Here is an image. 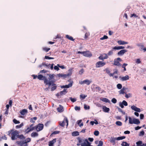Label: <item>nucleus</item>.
I'll use <instances>...</instances> for the list:
<instances>
[{
    "label": "nucleus",
    "mask_w": 146,
    "mask_h": 146,
    "mask_svg": "<svg viewBox=\"0 0 146 146\" xmlns=\"http://www.w3.org/2000/svg\"><path fill=\"white\" fill-rule=\"evenodd\" d=\"M65 121L67 123V125H68V121L67 118L66 117L64 118V121H62V122H60V125L62 127H64L65 125L64 122Z\"/></svg>",
    "instance_id": "obj_9"
},
{
    "label": "nucleus",
    "mask_w": 146,
    "mask_h": 146,
    "mask_svg": "<svg viewBox=\"0 0 146 146\" xmlns=\"http://www.w3.org/2000/svg\"><path fill=\"white\" fill-rule=\"evenodd\" d=\"M101 100L106 103H110V101L108 99L106 98H103L101 99Z\"/></svg>",
    "instance_id": "obj_27"
},
{
    "label": "nucleus",
    "mask_w": 146,
    "mask_h": 146,
    "mask_svg": "<svg viewBox=\"0 0 146 146\" xmlns=\"http://www.w3.org/2000/svg\"><path fill=\"white\" fill-rule=\"evenodd\" d=\"M125 48L124 46H118L117 47L115 46L113 48V49L119 50Z\"/></svg>",
    "instance_id": "obj_28"
},
{
    "label": "nucleus",
    "mask_w": 146,
    "mask_h": 146,
    "mask_svg": "<svg viewBox=\"0 0 146 146\" xmlns=\"http://www.w3.org/2000/svg\"><path fill=\"white\" fill-rule=\"evenodd\" d=\"M83 55L86 57H90L92 56V54L90 52L88 51L82 52Z\"/></svg>",
    "instance_id": "obj_8"
},
{
    "label": "nucleus",
    "mask_w": 146,
    "mask_h": 146,
    "mask_svg": "<svg viewBox=\"0 0 146 146\" xmlns=\"http://www.w3.org/2000/svg\"><path fill=\"white\" fill-rule=\"evenodd\" d=\"M127 64L126 63H124L123 64V65L122 66V67L124 68L123 71H126V70L125 66L127 65Z\"/></svg>",
    "instance_id": "obj_35"
},
{
    "label": "nucleus",
    "mask_w": 146,
    "mask_h": 146,
    "mask_svg": "<svg viewBox=\"0 0 146 146\" xmlns=\"http://www.w3.org/2000/svg\"><path fill=\"white\" fill-rule=\"evenodd\" d=\"M60 132L59 131H55L53 132L52 134L50 135V136L52 137L53 136V134H56L58 133H59Z\"/></svg>",
    "instance_id": "obj_34"
},
{
    "label": "nucleus",
    "mask_w": 146,
    "mask_h": 146,
    "mask_svg": "<svg viewBox=\"0 0 146 146\" xmlns=\"http://www.w3.org/2000/svg\"><path fill=\"white\" fill-rule=\"evenodd\" d=\"M35 129V127H33L31 128H30L28 127L26 129H25V132L26 133H28L30 131H33Z\"/></svg>",
    "instance_id": "obj_10"
},
{
    "label": "nucleus",
    "mask_w": 146,
    "mask_h": 146,
    "mask_svg": "<svg viewBox=\"0 0 146 146\" xmlns=\"http://www.w3.org/2000/svg\"><path fill=\"white\" fill-rule=\"evenodd\" d=\"M115 124L117 125L120 126H121L122 124V122L119 121H116L115 122Z\"/></svg>",
    "instance_id": "obj_36"
},
{
    "label": "nucleus",
    "mask_w": 146,
    "mask_h": 146,
    "mask_svg": "<svg viewBox=\"0 0 146 146\" xmlns=\"http://www.w3.org/2000/svg\"><path fill=\"white\" fill-rule=\"evenodd\" d=\"M125 137L124 136L119 137H117V140H122L123 139H124L125 138Z\"/></svg>",
    "instance_id": "obj_38"
},
{
    "label": "nucleus",
    "mask_w": 146,
    "mask_h": 146,
    "mask_svg": "<svg viewBox=\"0 0 146 146\" xmlns=\"http://www.w3.org/2000/svg\"><path fill=\"white\" fill-rule=\"evenodd\" d=\"M117 42L119 45H124L128 44L127 42L121 40H118Z\"/></svg>",
    "instance_id": "obj_18"
},
{
    "label": "nucleus",
    "mask_w": 146,
    "mask_h": 146,
    "mask_svg": "<svg viewBox=\"0 0 146 146\" xmlns=\"http://www.w3.org/2000/svg\"><path fill=\"white\" fill-rule=\"evenodd\" d=\"M56 39H61V37L60 35H57L55 36V37L54 38L53 40L55 42L56 41V40H55Z\"/></svg>",
    "instance_id": "obj_26"
},
{
    "label": "nucleus",
    "mask_w": 146,
    "mask_h": 146,
    "mask_svg": "<svg viewBox=\"0 0 146 146\" xmlns=\"http://www.w3.org/2000/svg\"><path fill=\"white\" fill-rule=\"evenodd\" d=\"M133 124H138L140 123L139 120L137 119L133 118Z\"/></svg>",
    "instance_id": "obj_13"
},
{
    "label": "nucleus",
    "mask_w": 146,
    "mask_h": 146,
    "mask_svg": "<svg viewBox=\"0 0 146 146\" xmlns=\"http://www.w3.org/2000/svg\"><path fill=\"white\" fill-rule=\"evenodd\" d=\"M72 134V136H76L79 135V133L78 131H75L73 132Z\"/></svg>",
    "instance_id": "obj_22"
},
{
    "label": "nucleus",
    "mask_w": 146,
    "mask_h": 146,
    "mask_svg": "<svg viewBox=\"0 0 146 146\" xmlns=\"http://www.w3.org/2000/svg\"><path fill=\"white\" fill-rule=\"evenodd\" d=\"M48 75L49 76L48 79L45 76L41 74L38 75L37 78L39 80H44V84L46 85H48L49 86L55 85L54 83L56 81V80L54 79V77L56 75L54 74H48Z\"/></svg>",
    "instance_id": "obj_1"
},
{
    "label": "nucleus",
    "mask_w": 146,
    "mask_h": 146,
    "mask_svg": "<svg viewBox=\"0 0 146 146\" xmlns=\"http://www.w3.org/2000/svg\"><path fill=\"white\" fill-rule=\"evenodd\" d=\"M91 82V81H90L88 79L84 80V84H86L88 85H89Z\"/></svg>",
    "instance_id": "obj_24"
},
{
    "label": "nucleus",
    "mask_w": 146,
    "mask_h": 146,
    "mask_svg": "<svg viewBox=\"0 0 146 146\" xmlns=\"http://www.w3.org/2000/svg\"><path fill=\"white\" fill-rule=\"evenodd\" d=\"M43 50L44 51H45L46 52L50 50V48H43Z\"/></svg>",
    "instance_id": "obj_58"
},
{
    "label": "nucleus",
    "mask_w": 146,
    "mask_h": 146,
    "mask_svg": "<svg viewBox=\"0 0 146 146\" xmlns=\"http://www.w3.org/2000/svg\"><path fill=\"white\" fill-rule=\"evenodd\" d=\"M102 108L104 111L105 112H108L110 110L109 108H107L105 106L103 107Z\"/></svg>",
    "instance_id": "obj_17"
},
{
    "label": "nucleus",
    "mask_w": 146,
    "mask_h": 146,
    "mask_svg": "<svg viewBox=\"0 0 146 146\" xmlns=\"http://www.w3.org/2000/svg\"><path fill=\"white\" fill-rule=\"evenodd\" d=\"M42 65L43 66H46L48 68H49L50 66L51 65V64H45L44 63H42Z\"/></svg>",
    "instance_id": "obj_48"
},
{
    "label": "nucleus",
    "mask_w": 146,
    "mask_h": 146,
    "mask_svg": "<svg viewBox=\"0 0 146 146\" xmlns=\"http://www.w3.org/2000/svg\"><path fill=\"white\" fill-rule=\"evenodd\" d=\"M13 121L15 124H16L19 123H20L19 121L15 119H14L13 120Z\"/></svg>",
    "instance_id": "obj_40"
},
{
    "label": "nucleus",
    "mask_w": 146,
    "mask_h": 146,
    "mask_svg": "<svg viewBox=\"0 0 146 146\" xmlns=\"http://www.w3.org/2000/svg\"><path fill=\"white\" fill-rule=\"evenodd\" d=\"M23 125V123H21L20 124L18 125H17L16 126V127L17 128H20L22 127Z\"/></svg>",
    "instance_id": "obj_52"
},
{
    "label": "nucleus",
    "mask_w": 146,
    "mask_h": 146,
    "mask_svg": "<svg viewBox=\"0 0 146 146\" xmlns=\"http://www.w3.org/2000/svg\"><path fill=\"white\" fill-rule=\"evenodd\" d=\"M121 80L123 81L128 80L129 78V76L128 75H126L125 76L120 77Z\"/></svg>",
    "instance_id": "obj_11"
},
{
    "label": "nucleus",
    "mask_w": 146,
    "mask_h": 146,
    "mask_svg": "<svg viewBox=\"0 0 146 146\" xmlns=\"http://www.w3.org/2000/svg\"><path fill=\"white\" fill-rule=\"evenodd\" d=\"M113 64L117 66H121V64L119 63V61L117 60L115 61V60Z\"/></svg>",
    "instance_id": "obj_20"
},
{
    "label": "nucleus",
    "mask_w": 146,
    "mask_h": 146,
    "mask_svg": "<svg viewBox=\"0 0 146 146\" xmlns=\"http://www.w3.org/2000/svg\"><path fill=\"white\" fill-rule=\"evenodd\" d=\"M121 145L122 146H129V145L126 142H123L122 144Z\"/></svg>",
    "instance_id": "obj_37"
},
{
    "label": "nucleus",
    "mask_w": 146,
    "mask_h": 146,
    "mask_svg": "<svg viewBox=\"0 0 146 146\" xmlns=\"http://www.w3.org/2000/svg\"><path fill=\"white\" fill-rule=\"evenodd\" d=\"M31 141V139L30 138H27L25 140V141H23V144L26 143L28 142H30Z\"/></svg>",
    "instance_id": "obj_33"
},
{
    "label": "nucleus",
    "mask_w": 146,
    "mask_h": 146,
    "mask_svg": "<svg viewBox=\"0 0 146 146\" xmlns=\"http://www.w3.org/2000/svg\"><path fill=\"white\" fill-rule=\"evenodd\" d=\"M118 111L119 112H121L124 115L125 114V112L124 111H123L120 108H118Z\"/></svg>",
    "instance_id": "obj_47"
},
{
    "label": "nucleus",
    "mask_w": 146,
    "mask_h": 146,
    "mask_svg": "<svg viewBox=\"0 0 146 146\" xmlns=\"http://www.w3.org/2000/svg\"><path fill=\"white\" fill-rule=\"evenodd\" d=\"M137 146H143L144 145V144L142 145V142L141 141H139L137 142L136 143Z\"/></svg>",
    "instance_id": "obj_25"
},
{
    "label": "nucleus",
    "mask_w": 146,
    "mask_h": 146,
    "mask_svg": "<svg viewBox=\"0 0 146 146\" xmlns=\"http://www.w3.org/2000/svg\"><path fill=\"white\" fill-rule=\"evenodd\" d=\"M87 96V95L83 94H80V98L81 100H83L85 99Z\"/></svg>",
    "instance_id": "obj_29"
},
{
    "label": "nucleus",
    "mask_w": 146,
    "mask_h": 146,
    "mask_svg": "<svg viewBox=\"0 0 146 146\" xmlns=\"http://www.w3.org/2000/svg\"><path fill=\"white\" fill-rule=\"evenodd\" d=\"M44 125L42 124H38L37 126L35 127L37 131H39L42 130L43 128Z\"/></svg>",
    "instance_id": "obj_6"
},
{
    "label": "nucleus",
    "mask_w": 146,
    "mask_h": 146,
    "mask_svg": "<svg viewBox=\"0 0 146 146\" xmlns=\"http://www.w3.org/2000/svg\"><path fill=\"white\" fill-rule=\"evenodd\" d=\"M94 135L96 136H97L99 134V132L98 131H95L94 132Z\"/></svg>",
    "instance_id": "obj_41"
},
{
    "label": "nucleus",
    "mask_w": 146,
    "mask_h": 146,
    "mask_svg": "<svg viewBox=\"0 0 146 146\" xmlns=\"http://www.w3.org/2000/svg\"><path fill=\"white\" fill-rule=\"evenodd\" d=\"M59 77H63L65 78L66 76V74H59L57 75Z\"/></svg>",
    "instance_id": "obj_32"
},
{
    "label": "nucleus",
    "mask_w": 146,
    "mask_h": 146,
    "mask_svg": "<svg viewBox=\"0 0 146 146\" xmlns=\"http://www.w3.org/2000/svg\"><path fill=\"white\" fill-rule=\"evenodd\" d=\"M75 109L76 110H80V107L76 106L75 107Z\"/></svg>",
    "instance_id": "obj_61"
},
{
    "label": "nucleus",
    "mask_w": 146,
    "mask_h": 146,
    "mask_svg": "<svg viewBox=\"0 0 146 146\" xmlns=\"http://www.w3.org/2000/svg\"><path fill=\"white\" fill-rule=\"evenodd\" d=\"M88 140L90 142H92L94 140V139L92 138L89 137L88 138Z\"/></svg>",
    "instance_id": "obj_63"
},
{
    "label": "nucleus",
    "mask_w": 146,
    "mask_h": 146,
    "mask_svg": "<svg viewBox=\"0 0 146 146\" xmlns=\"http://www.w3.org/2000/svg\"><path fill=\"white\" fill-rule=\"evenodd\" d=\"M108 57L107 54L104 53L100 54V56L98 57V58L100 60H103L104 59H107Z\"/></svg>",
    "instance_id": "obj_5"
},
{
    "label": "nucleus",
    "mask_w": 146,
    "mask_h": 146,
    "mask_svg": "<svg viewBox=\"0 0 146 146\" xmlns=\"http://www.w3.org/2000/svg\"><path fill=\"white\" fill-rule=\"evenodd\" d=\"M84 108L85 109L88 110L90 108V107L89 106H87L86 104H84Z\"/></svg>",
    "instance_id": "obj_50"
},
{
    "label": "nucleus",
    "mask_w": 146,
    "mask_h": 146,
    "mask_svg": "<svg viewBox=\"0 0 146 146\" xmlns=\"http://www.w3.org/2000/svg\"><path fill=\"white\" fill-rule=\"evenodd\" d=\"M137 107H136L135 106H131V109L132 110H136V108H137Z\"/></svg>",
    "instance_id": "obj_60"
},
{
    "label": "nucleus",
    "mask_w": 146,
    "mask_h": 146,
    "mask_svg": "<svg viewBox=\"0 0 146 146\" xmlns=\"http://www.w3.org/2000/svg\"><path fill=\"white\" fill-rule=\"evenodd\" d=\"M45 58L46 59H54V58L52 57H50L47 56H45Z\"/></svg>",
    "instance_id": "obj_53"
},
{
    "label": "nucleus",
    "mask_w": 146,
    "mask_h": 146,
    "mask_svg": "<svg viewBox=\"0 0 146 146\" xmlns=\"http://www.w3.org/2000/svg\"><path fill=\"white\" fill-rule=\"evenodd\" d=\"M28 111L27 110L25 109H24L23 110H22L20 111V113H21V115H24L26 114L27 113Z\"/></svg>",
    "instance_id": "obj_12"
},
{
    "label": "nucleus",
    "mask_w": 146,
    "mask_h": 146,
    "mask_svg": "<svg viewBox=\"0 0 146 146\" xmlns=\"http://www.w3.org/2000/svg\"><path fill=\"white\" fill-rule=\"evenodd\" d=\"M68 91L67 89H64L63 91L60 92V95H64Z\"/></svg>",
    "instance_id": "obj_23"
},
{
    "label": "nucleus",
    "mask_w": 146,
    "mask_h": 146,
    "mask_svg": "<svg viewBox=\"0 0 146 146\" xmlns=\"http://www.w3.org/2000/svg\"><path fill=\"white\" fill-rule=\"evenodd\" d=\"M8 135H11V139L12 140H16L18 138L19 133L17 130L13 131V129L10 130L8 132Z\"/></svg>",
    "instance_id": "obj_3"
},
{
    "label": "nucleus",
    "mask_w": 146,
    "mask_h": 146,
    "mask_svg": "<svg viewBox=\"0 0 146 146\" xmlns=\"http://www.w3.org/2000/svg\"><path fill=\"white\" fill-rule=\"evenodd\" d=\"M68 81L70 82V83L68 85L62 86H61L62 88H68L72 86L73 83V81H71V80H68Z\"/></svg>",
    "instance_id": "obj_7"
},
{
    "label": "nucleus",
    "mask_w": 146,
    "mask_h": 146,
    "mask_svg": "<svg viewBox=\"0 0 146 146\" xmlns=\"http://www.w3.org/2000/svg\"><path fill=\"white\" fill-rule=\"evenodd\" d=\"M111 102L115 104L117 102V100L115 98H113L111 100Z\"/></svg>",
    "instance_id": "obj_54"
},
{
    "label": "nucleus",
    "mask_w": 146,
    "mask_h": 146,
    "mask_svg": "<svg viewBox=\"0 0 146 146\" xmlns=\"http://www.w3.org/2000/svg\"><path fill=\"white\" fill-rule=\"evenodd\" d=\"M18 138H19L21 139H25V137L23 135H19L18 134Z\"/></svg>",
    "instance_id": "obj_39"
},
{
    "label": "nucleus",
    "mask_w": 146,
    "mask_h": 146,
    "mask_svg": "<svg viewBox=\"0 0 146 146\" xmlns=\"http://www.w3.org/2000/svg\"><path fill=\"white\" fill-rule=\"evenodd\" d=\"M55 84V85L53 86H54L52 87V88H51V91H54V90H55V89H56V88L57 86H55L56 85V84Z\"/></svg>",
    "instance_id": "obj_45"
},
{
    "label": "nucleus",
    "mask_w": 146,
    "mask_h": 146,
    "mask_svg": "<svg viewBox=\"0 0 146 146\" xmlns=\"http://www.w3.org/2000/svg\"><path fill=\"white\" fill-rule=\"evenodd\" d=\"M127 52V50L126 49H123L121 50L118 53V55H122L124 54L125 53Z\"/></svg>",
    "instance_id": "obj_16"
},
{
    "label": "nucleus",
    "mask_w": 146,
    "mask_h": 146,
    "mask_svg": "<svg viewBox=\"0 0 146 146\" xmlns=\"http://www.w3.org/2000/svg\"><path fill=\"white\" fill-rule=\"evenodd\" d=\"M38 133L36 132H33L31 134V136L32 137H35L38 136Z\"/></svg>",
    "instance_id": "obj_30"
},
{
    "label": "nucleus",
    "mask_w": 146,
    "mask_h": 146,
    "mask_svg": "<svg viewBox=\"0 0 146 146\" xmlns=\"http://www.w3.org/2000/svg\"><path fill=\"white\" fill-rule=\"evenodd\" d=\"M84 70L82 68L79 71V73L80 74H82L84 72Z\"/></svg>",
    "instance_id": "obj_57"
},
{
    "label": "nucleus",
    "mask_w": 146,
    "mask_h": 146,
    "mask_svg": "<svg viewBox=\"0 0 146 146\" xmlns=\"http://www.w3.org/2000/svg\"><path fill=\"white\" fill-rule=\"evenodd\" d=\"M136 62L138 64L140 63L141 62L140 60L139 59H137L136 60Z\"/></svg>",
    "instance_id": "obj_64"
},
{
    "label": "nucleus",
    "mask_w": 146,
    "mask_h": 146,
    "mask_svg": "<svg viewBox=\"0 0 146 146\" xmlns=\"http://www.w3.org/2000/svg\"><path fill=\"white\" fill-rule=\"evenodd\" d=\"M116 140H117V137H112L111 138L110 140V142L111 143H115V141Z\"/></svg>",
    "instance_id": "obj_31"
},
{
    "label": "nucleus",
    "mask_w": 146,
    "mask_h": 146,
    "mask_svg": "<svg viewBox=\"0 0 146 146\" xmlns=\"http://www.w3.org/2000/svg\"><path fill=\"white\" fill-rule=\"evenodd\" d=\"M126 89V88L124 87H123L122 88L121 90H120L119 91V93L120 94H124L125 93L124 92V91Z\"/></svg>",
    "instance_id": "obj_21"
},
{
    "label": "nucleus",
    "mask_w": 146,
    "mask_h": 146,
    "mask_svg": "<svg viewBox=\"0 0 146 146\" xmlns=\"http://www.w3.org/2000/svg\"><path fill=\"white\" fill-rule=\"evenodd\" d=\"M70 99L71 100V101H72V102H75L76 100V99L74 98H73L72 97H70Z\"/></svg>",
    "instance_id": "obj_51"
},
{
    "label": "nucleus",
    "mask_w": 146,
    "mask_h": 146,
    "mask_svg": "<svg viewBox=\"0 0 146 146\" xmlns=\"http://www.w3.org/2000/svg\"><path fill=\"white\" fill-rule=\"evenodd\" d=\"M134 17L136 18L137 17H138V16L135 13H133L131 14V16H130V17Z\"/></svg>",
    "instance_id": "obj_55"
},
{
    "label": "nucleus",
    "mask_w": 146,
    "mask_h": 146,
    "mask_svg": "<svg viewBox=\"0 0 146 146\" xmlns=\"http://www.w3.org/2000/svg\"><path fill=\"white\" fill-rule=\"evenodd\" d=\"M57 110L59 112H62L63 111V107L61 105H60L59 107L57 108Z\"/></svg>",
    "instance_id": "obj_19"
},
{
    "label": "nucleus",
    "mask_w": 146,
    "mask_h": 146,
    "mask_svg": "<svg viewBox=\"0 0 146 146\" xmlns=\"http://www.w3.org/2000/svg\"><path fill=\"white\" fill-rule=\"evenodd\" d=\"M113 51L112 50L108 52L107 54V55H111L113 54Z\"/></svg>",
    "instance_id": "obj_59"
},
{
    "label": "nucleus",
    "mask_w": 146,
    "mask_h": 146,
    "mask_svg": "<svg viewBox=\"0 0 146 146\" xmlns=\"http://www.w3.org/2000/svg\"><path fill=\"white\" fill-rule=\"evenodd\" d=\"M135 111L138 112H140L141 111V110L140 108H137Z\"/></svg>",
    "instance_id": "obj_62"
},
{
    "label": "nucleus",
    "mask_w": 146,
    "mask_h": 146,
    "mask_svg": "<svg viewBox=\"0 0 146 146\" xmlns=\"http://www.w3.org/2000/svg\"><path fill=\"white\" fill-rule=\"evenodd\" d=\"M103 144V143L102 141H99V144L98 146H102Z\"/></svg>",
    "instance_id": "obj_56"
},
{
    "label": "nucleus",
    "mask_w": 146,
    "mask_h": 146,
    "mask_svg": "<svg viewBox=\"0 0 146 146\" xmlns=\"http://www.w3.org/2000/svg\"><path fill=\"white\" fill-rule=\"evenodd\" d=\"M117 88H118L119 89H121L122 88V86L121 84H118L117 85Z\"/></svg>",
    "instance_id": "obj_44"
},
{
    "label": "nucleus",
    "mask_w": 146,
    "mask_h": 146,
    "mask_svg": "<svg viewBox=\"0 0 146 146\" xmlns=\"http://www.w3.org/2000/svg\"><path fill=\"white\" fill-rule=\"evenodd\" d=\"M129 123L130 124H133V121L132 119L130 117H129Z\"/></svg>",
    "instance_id": "obj_42"
},
{
    "label": "nucleus",
    "mask_w": 146,
    "mask_h": 146,
    "mask_svg": "<svg viewBox=\"0 0 146 146\" xmlns=\"http://www.w3.org/2000/svg\"><path fill=\"white\" fill-rule=\"evenodd\" d=\"M56 139L55 138L53 139L52 141H50L49 142V146H53V145L56 142Z\"/></svg>",
    "instance_id": "obj_14"
},
{
    "label": "nucleus",
    "mask_w": 146,
    "mask_h": 146,
    "mask_svg": "<svg viewBox=\"0 0 146 146\" xmlns=\"http://www.w3.org/2000/svg\"><path fill=\"white\" fill-rule=\"evenodd\" d=\"M66 38L68 39L71 41H73L75 40L71 36H70L69 35H67L65 36V37Z\"/></svg>",
    "instance_id": "obj_15"
},
{
    "label": "nucleus",
    "mask_w": 146,
    "mask_h": 146,
    "mask_svg": "<svg viewBox=\"0 0 146 146\" xmlns=\"http://www.w3.org/2000/svg\"><path fill=\"white\" fill-rule=\"evenodd\" d=\"M77 139L78 141V143L77 144V146H93L91 145V143L87 139H83L79 137H78Z\"/></svg>",
    "instance_id": "obj_2"
},
{
    "label": "nucleus",
    "mask_w": 146,
    "mask_h": 146,
    "mask_svg": "<svg viewBox=\"0 0 146 146\" xmlns=\"http://www.w3.org/2000/svg\"><path fill=\"white\" fill-rule=\"evenodd\" d=\"M106 64L105 62L100 61L98 62L96 64V66L97 68H99L103 66Z\"/></svg>",
    "instance_id": "obj_4"
},
{
    "label": "nucleus",
    "mask_w": 146,
    "mask_h": 146,
    "mask_svg": "<svg viewBox=\"0 0 146 146\" xmlns=\"http://www.w3.org/2000/svg\"><path fill=\"white\" fill-rule=\"evenodd\" d=\"M122 103L123 105L126 106L128 105L127 102L125 100H123Z\"/></svg>",
    "instance_id": "obj_49"
},
{
    "label": "nucleus",
    "mask_w": 146,
    "mask_h": 146,
    "mask_svg": "<svg viewBox=\"0 0 146 146\" xmlns=\"http://www.w3.org/2000/svg\"><path fill=\"white\" fill-rule=\"evenodd\" d=\"M108 38V37L107 36L104 35L100 39L101 40H103L104 39H107Z\"/></svg>",
    "instance_id": "obj_43"
},
{
    "label": "nucleus",
    "mask_w": 146,
    "mask_h": 146,
    "mask_svg": "<svg viewBox=\"0 0 146 146\" xmlns=\"http://www.w3.org/2000/svg\"><path fill=\"white\" fill-rule=\"evenodd\" d=\"M90 35L89 33H86L85 35V38L86 39Z\"/></svg>",
    "instance_id": "obj_46"
}]
</instances>
